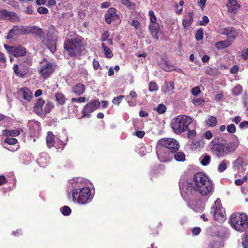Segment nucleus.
Masks as SVG:
<instances>
[{
  "instance_id": "f257e3e1",
  "label": "nucleus",
  "mask_w": 248,
  "mask_h": 248,
  "mask_svg": "<svg viewBox=\"0 0 248 248\" xmlns=\"http://www.w3.org/2000/svg\"><path fill=\"white\" fill-rule=\"evenodd\" d=\"M179 186L181 196L185 200L192 198L197 192L203 196L208 195L213 189L212 183L202 172L195 174L192 182L180 181Z\"/></svg>"
},
{
  "instance_id": "f03ea898",
  "label": "nucleus",
  "mask_w": 248,
  "mask_h": 248,
  "mask_svg": "<svg viewBox=\"0 0 248 248\" xmlns=\"http://www.w3.org/2000/svg\"><path fill=\"white\" fill-rule=\"evenodd\" d=\"M83 179L74 180L73 188L71 195L73 201L80 204H86L91 202L93 195L89 187L85 186Z\"/></svg>"
},
{
  "instance_id": "7ed1b4c3",
  "label": "nucleus",
  "mask_w": 248,
  "mask_h": 248,
  "mask_svg": "<svg viewBox=\"0 0 248 248\" xmlns=\"http://www.w3.org/2000/svg\"><path fill=\"white\" fill-rule=\"evenodd\" d=\"M193 122L192 119L185 115H180L173 119L171 127L175 134H180L188 130L189 125Z\"/></svg>"
},
{
  "instance_id": "20e7f679",
  "label": "nucleus",
  "mask_w": 248,
  "mask_h": 248,
  "mask_svg": "<svg viewBox=\"0 0 248 248\" xmlns=\"http://www.w3.org/2000/svg\"><path fill=\"white\" fill-rule=\"evenodd\" d=\"M230 224L236 231L244 232L248 226V217L245 214L235 213L230 217Z\"/></svg>"
},
{
  "instance_id": "39448f33",
  "label": "nucleus",
  "mask_w": 248,
  "mask_h": 248,
  "mask_svg": "<svg viewBox=\"0 0 248 248\" xmlns=\"http://www.w3.org/2000/svg\"><path fill=\"white\" fill-rule=\"evenodd\" d=\"M81 45V39L76 37L66 40L64 43V48L70 57L76 56L78 50Z\"/></svg>"
},
{
  "instance_id": "423d86ee",
  "label": "nucleus",
  "mask_w": 248,
  "mask_h": 248,
  "mask_svg": "<svg viewBox=\"0 0 248 248\" xmlns=\"http://www.w3.org/2000/svg\"><path fill=\"white\" fill-rule=\"evenodd\" d=\"M210 213L214 218L219 222H222L226 219L225 212L221 204V200L217 199L214 202V205L211 207Z\"/></svg>"
},
{
  "instance_id": "0eeeda50",
  "label": "nucleus",
  "mask_w": 248,
  "mask_h": 248,
  "mask_svg": "<svg viewBox=\"0 0 248 248\" xmlns=\"http://www.w3.org/2000/svg\"><path fill=\"white\" fill-rule=\"evenodd\" d=\"M212 152L218 157H223L227 155L225 145L220 142L219 138H215L210 143Z\"/></svg>"
},
{
  "instance_id": "6e6552de",
  "label": "nucleus",
  "mask_w": 248,
  "mask_h": 248,
  "mask_svg": "<svg viewBox=\"0 0 248 248\" xmlns=\"http://www.w3.org/2000/svg\"><path fill=\"white\" fill-rule=\"evenodd\" d=\"M157 145L167 148L168 149V151H170L172 154L177 151L179 148L178 141L172 138L162 139L158 141Z\"/></svg>"
},
{
  "instance_id": "1a4fd4ad",
  "label": "nucleus",
  "mask_w": 248,
  "mask_h": 248,
  "mask_svg": "<svg viewBox=\"0 0 248 248\" xmlns=\"http://www.w3.org/2000/svg\"><path fill=\"white\" fill-rule=\"evenodd\" d=\"M156 150L158 159L160 161L167 162L170 161L172 158V153H170L167 148L157 145Z\"/></svg>"
},
{
  "instance_id": "9d476101",
  "label": "nucleus",
  "mask_w": 248,
  "mask_h": 248,
  "mask_svg": "<svg viewBox=\"0 0 248 248\" xmlns=\"http://www.w3.org/2000/svg\"><path fill=\"white\" fill-rule=\"evenodd\" d=\"M53 71L54 68L52 64L48 62L42 63L38 70L39 74L44 78H48L53 72Z\"/></svg>"
},
{
  "instance_id": "9b49d317",
  "label": "nucleus",
  "mask_w": 248,
  "mask_h": 248,
  "mask_svg": "<svg viewBox=\"0 0 248 248\" xmlns=\"http://www.w3.org/2000/svg\"><path fill=\"white\" fill-rule=\"evenodd\" d=\"M100 102L98 100H94L87 103L82 110V118L89 117L90 113L95 110L99 107Z\"/></svg>"
},
{
  "instance_id": "f8f14e48",
  "label": "nucleus",
  "mask_w": 248,
  "mask_h": 248,
  "mask_svg": "<svg viewBox=\"0 0 248 248\" xmlns=\"http://www.w3.org/2000/svg\"><path fill=\"white\" fill-rule=\"evenodd\" d=\"M219 33L226 35L229 38L235 39L238 35V32L234 28L229 27L220 30Z\"/></svg>"
},
{
  "instance_id": "ddd939ff",
  "label": "nucleus",
  "mask_w": 248,
  "mask_h": 248,
  "mask_svg": "<svg viewBox=\"0 0 248 248\" xmlns=\"http://www.w3.org/2000/svg\"><path fill=\"white\" fill-rule=\"evenodd\" d=\"M116 9L114 8H109L105 15V21L108 24H110L112 20H116L119 16L115 14Z\"/></svg>"
},
{
  "instance_id": "4468645a",
  "label": "nucleus",
  "mask_w": 248,
  "mask_h": 248,
  "mask_svg": "<svg viewBox=\"0 0 248 248\" xmlns=\"http://www.w3.org/2000/svg\"><path fill=\"white\" fill-rule=\"evenodd\" d=\"M239 141L237 138L233 141L229 142L226 145H225L227 155L230 154L231 153L234 152L236 149L239 146Z\"/></svg>"
},
{
  "instance_id": "2eb2a0df",
  "label": "nucleus",
  "mask_w": 248,
  "mask_h": 248,
  "mask_svg": "<svg viewBox=\"0 0 248 248\" xmlns=\"http://www.w3.org/2000/svg\"><path fill=\"white\" fill-rule=\"evenodd\" d=\"M148 27L153 37L157 39L158 38L157 34L160 29L159 24L157 22L149 23Z\"/></svg>"
},
{
  "instance_id": "dca6fc26",
  "label": "nucleus",
  "mask_w": 248,
  "mask_h": 248,
  "mask_svg": "<svg viewBox=\"0 0 248 248\" xmlns=\"http://www.w3.org/2000/svg\"><path fill=\"white\" fill-rule=\"evenodd\" d=\"M49 162V157L46 153H41L37 158L38 164L42 167L45 168Z\"/></svg>"
},
{
  "instance_id": "f3484780",
  "label": "nucleus",
  "mask_w": 248,
  "mask_h": 248,
  "mask_svg": "<svg viewBox=\"0 0 248 248\" xmlns=\"http://www.w3.org/2000/svg\"><path fill=\"white\" fill-rule=\"evenodd\" d=\"M226 6L228 8V11L233 13H236L237 10L240 6L236 0H228Z\"/></svg>"
},
{
  "instance_id": "a211bd4d",
  "label": "nucleus",
  "mask_w": 248,
  "mask_h": 248,
  "mask_svg": "<svg viewBox=\"0 0 248 248\" xmlns=\"http://www.w3.org/2000/svg\"><path fill=\"white\" fill-rule=\"evenodd\" d=\"M45 104V101L42 99H39L35 103L34 107L35 112L38 115H43L44 114V108L43 107Z\"/></svg>"
},
{
  "instance_id": "6ab92c4d",
  "label": "nucleus",
  "mask_w": 248,
  "mask_h": 248,
  "mask_svg": "<svg viewBox=\"0 0 248 248\" xmlns=\"http://www.w3.org/2000/svg\"><path fill=\"white\" fill-rule=\"evenodd\" d=\"M22 34V26H14L8 32L7 35V39H10L16 35Z\"/></svg>"
},
{
  "instance_id": "aec40b11",
  "label": "nucleus",
  "mask_w": 248,
  "mask_h": 248,
  "mask_svg": "<svg viewBox=\"0 0 248 248\" xmlns=\"http://www.w3.org/2000/svg\"><path fill=\"white\" fill-rule=\"evenodd\" d=\"M19 93L23 97V98L28 102H30L32 98V93L27 88L21 89Z\"/></svg>"
},
{
  "instance_id": "412c9836",
  "label": "nucleus",
  "mask_w": 248,
  "mask_h": 248,
  "mask_svg": "<svg viewBox=\"0 0 248 248\" xmlns=\"http://www.w3.org/2000/svg\"><path fill=\"white\" fill-rule=\"evenodd\" d=\"M174 89V83L173 82H165L161 87V91L165 93H172Z\"/></svg>"
},
{
  "instance_id": "4be33fe9",
  "label": "nucleus",
  "mask_w": 248,
  "mask_h": 248,
  "mask_svg": "<svg viewBox=\"0 0 248 248\" xmlns=\"http://www.w3.org/2000/svg\"><path fill=\"white\" fill-rule=\"evenodd\" d=\"M193 21V15L191 13L186 15L183 19V25L185 28L187 29L190 27Z\"/></svg>"
},
{
  "instance_id": "5701e85b",
  "label": "nucleus",
  "mask_w": 248,
  "mask_h": 248,
  "mask_svg": "<svg viewBox=\"0 0 248 248\" xmlns=\"http://www.w3.org/2000/svg\"><path fill=\"white\" fill-rule=\"evenodd\" d=\"M43 42L51 52L53 53L56 51V43L54 40L44 39Z\"/></svg>"
},
{
  "instance_id": "b1692460",
  "label": "nucleus",
  "mask_w": 248,
  "mask_h": 248,
  "mask_svg": "<svg viewBox=\"0 0 248 248\" xmlns=\"http://www.w3.org/2000/svg\"><path fill=\"white\" fill-rule=\"evenodd\" d=\"M85 91V87L84 84L78 83L73 88V91L78 95L83 94Z\"/></svg>"
},
{
  "instance_id": "393cba45",
  "label": "nucleus",
  "mask_w": 248,
  "mask_h": 248,
  "mask_svg": "<svg viewBox=\"0 0 248 248\" xmlns=\"http://www.w3.org/2000/svg\"><path fill=\"white\" fill-rule=\"evenodd\" d=\"M31 33L39 36L41 39L44 35L42 29L35 26H31Z\"/></svg>"
},
{
  "instance_id": "a878e982",
  "label": "nucleus",
  "mask_w": 248,
  "mask_h": 248,
  "mask_svg": "<svg viewBox=\"0 0 248 248\" xmlns=\"http://www.w3.org/2000/svg\"><path fill=\"white\" fill-rule=\"evenodd\" d=\"M26 54V49L21 46L15 47L14 56L16 57L24 56Z\"/></svg>"
},
{
  "instance_id": "bb28decb",
  "label": "nucleus",
  "mask_w": 248,
  "mask_h": 248,
  "mask_svg": "<svg viewBox=\"0 0 248 248\" xmlns=\"http://www.w3.org/2000/svg\"><path fill=\"white\" fill-rule=\"evenodd\" d=\"M46 140V144L48 147L51 148L54 146V143L55 142L54 140V135L52 132H48Z\"/></svg>"
},
{
  "instance_id": "cd10ccee",
  "label": "nucleus",
  "mask_w": 248,
  "mask_h": 248,
  "mask_svg": "<svg viewBox=\"0 0 248 248\" xmlns=\"http://www.w3.org/2000/svg\"><path fill=\"white\" fill-rule=\"evenodd\" d=\"M231 43L228 40L220 41L215 44V46L217 49H221L230 46Z\"/></svg>"
},
{
  "instance_id": "c85d7f7f",
  "label": "nucleus",
  "mask_w": 248,
  "mask_h": 248,
  "mask_svg": "<svg viewBox=\"0 0 248 248\" xmlns=\"http://www.w3.org/2000/svg\"><path fill=\"white\" fill-rule=\"evenodd\" d=\"M6 20L10 22H15L19 21V17L16 13L8 11L7 18H6Z\"/></svg>"
},
{
  "instance_id": "c756f323",
  "label": "nucleus",
  "mask_w": 248,
  "mask_h": 248,
  "mask_svg": "<svg viewBox=\"0 0 248 248\" xmlns=\"http://www.w3.org/2000/svg\"><path fill=\"white\" fill-rule=\"evenodd\" d=\"M2 133L4 135L7 136L16 137L19 135L20 132L17 130H4L3 131Z\"/></svg>"
},
{
  "instance_id": "7c9ffc66",
  "label": "nucleus",
  "mask_w": 248,
  "mask_h": 248,
  "mask_svg": "<svg viewBox=\"0 0 248 248\" xmlns=\"http://www.w3.org/2000/svg\"><path fill=\"white\" fill-rule=\"evenodd\" d=\"M200 160L202 165L206 166L208 165L210 161V156L207 154H204L200 157Z\"/></svg>"
},
{
  "instance_id": "2f4dec72",
  "label": "nucleus",
  "mask_w": 248,
  "mask_h": 248,
  "mask_svg": "<svg viewBox=\"0 0 248 248\" xmlns=\"http://www.w3.org/2000/svg\"><path fill=\"white\" fill-rule=\"evenodd\" d=\"M206 124L210 127H213L217 124V118L214 116H210L206 120Z\"/></svg>"
},
{
  "instance_id": "473e14b6",
  "label": "nucleus",
  "mask_w": 248,
  "mask_h": 248,
  "mask_svg": "<svg viewBox=\"0 0 248 248\" xmlns=\"http://www.w3.org/2000/svg\"><path fill=\"white\" fill-rule=\"evenodd\" d=\"M55 97L57 101L60 105H62L65 103V97L62 93H56Z\"/></svg>"
},
{
  "instance_id": "72a5a7b5",
  "label": "nucleus",
  "mask_w": 248,
  "mask_h": 248,
  "mask_svg": "<svg viewBox=\"0 0 248 248\" xmlns=\"http://www.w3.org/2000/svg\"><path fill=\"white\" fill-rule=\"evenodd\" d=\"M101 46L104 50L105 57L108 58H112L113 56V54L111 50L107 47L104 43L102 44Z\"/></svg>"
},
{
  "instance_id": "f704fd0d",
  "label": "nucleus",
  "mask_w": 248,
  "mask_h": 248,
  "mask_svg": "<svg viewBox=\"0 0 248 248\" xmlns=\"http://www.w3.org/2000/svg\"><path fill=\"white\" fill-rule=\"evenodd\" d=\"M174 159L177 161H184L185 160V155L181 152L176 153L173 155Z\"/></svg>"
},
{
  "instance_id": "c9c22d12",
  "label": "nucleus",
  "mask_w": 248,
  "mask_h": 248,
  "mask_svg": "<svg viewBox=\"0 0 248 248\" xmlns=\"http://www.w3.org/2000/svg\"><path fill=\"white\" fill-rule=\"evenodd\" d=\"M13 70L17 76H19L21 77H23L26 73V71L24 70H19L18 68V65L17 64H15L13 67Z\"/></svg>"
},
{
  "instance_id": "e433bc0d",
  "label": "nucleus",
  "mask_w": 248,
  "mask_h": 248,
  "mask_svg": "<svg viewBox=\"0 0 248 248\" xmlns=\"http://www.w3.org/2000/svg\"><path fill=\"white\" fill-rule=\"evenodd\" d=\"M221 245L218 241H212L208 245V248H221Z\"/></svg>"
},
{
  "instance_id": "4c0bfd02",
  "label": "nucleus",
  "mask_w": 248,
  "mask_h": 248,
  "mask_svg": "<svg viewBox=\"0 0 248 248\" xmlns=\"http://www.w3.org/2000/svg\"><path fill=\"white\" fill-rule=\"evenodd\" d=\"M184 4V1L183 0H180L179 1V4L175 5L176 14L180 15L182 13L183 11V6Z\"/></svg>"
},
{
  "instance_id": "58836bf2",
  "label": "nucleus",
  "mask_w": 248,
  "mask_h": 248,
  "mask_svg": "<svg viewBox=\"0 0 248 248\" xmlns=\"http://www.w3.org/2000/svg\"><path fill=\"white\" fill-rule=\"evenodd\" d=\"M192 102L195 106H198L203 104L204 100L201 98L195 97L192 99Z\"/></svg>"
},
{
  "instance_id": "ea45409f",
  "label": "nucleus",
  "mask_w": 248,
  "mask_h": 248,
  "mask_svg": "<svg viewBox=\"0 0 248 248\" xmlns=\"http://www.w3.org/2000/svg\"><path fill=\"white\" fill-rule=\"evenodd\" d=\"M243 162L242 159L241 158H238L232 162L233 168L234 169H238L241 166Z\"/></svg>"
},
{
  "instance_id": "a19ab883",
  "label": "nucleus",
  "mask_w": 248,
  "mask_h": 248,
  "mask_svg": "<svg viewBox=\"0 0 248 248\" xmlns=\"http://www.w3.org/2000/svg\"><path fill=\"white\" fill-rule=\"evenodd\" d=\"M149 16L150 18V23H155V22H157L156 17L153 10H150L149 11Z\"/></svg>"
},
{
  "instance_id": "79ce46f5",
  "label": "nucleus",
  "mask_w": 248,
  "mask_h": 248,
  "mask_svg": "<svg viewBox=\"0 0 248 248\" xmlns=\"http://www.w3.org/2000/svg\"><path fill=\"white\" fill-rule=\"evenodd\" d=\"M53 107V105L52 103L48 102L46 103L44 108V114L49 113Z\"/></svg>"
},
{
  "instance_id": "37998d69",
  "label": "nucleus",
  "mask_w": 248,
  "mask_h": 248,
  "mask_svg": "<svg viewBox=\"0 0 248 248\" xmlns=\"http://www.w3.org/2000/svg\"><path fill=\"white\" fill-rule=\"evenodd\" d=\"M60 210L64 216L69 215L71 212V209L67 206H63L61 208Z\"/></svg>"
},
{
  "instance_id": "c03bdc74",
  "label": "nucleus",
  "mask_w": 248,
  "mask_h": 248,
  "mask_svg": "<svg viewBox=\"0 0 248 248\" xmlns=\"http://www.w3.org/2000/svg\"><path fill=\"white\" fill-rule=\"evenodd\" d=\"M227 169V163L224 160L221 161L218 167V171L222 172Z\"/></svg>"
},
{
  "instance_id": "a18cd8bd",
  "label": "nucleus",
  "mask_w": 248,
  "mask_h": 248,
  "mask_svg": "<svg viewBox=\"0 0 248 248\" xmlns=\"http://www.w3.org/2000/svg\"><path fill=\"white\" fill-rule=\"evenodd\" d=\"M242 92V87L240 85H236L233 89L232 92L234 95H238L241 93Z\"/></svg>"
},
{
  "instance_id": "49530a36",
  "label": "nucleus",
  "mask_w": 248,
  "mask_h": 248,
  "mask_svg": "<svg viewBox=\"0 0 248 248\" xmlns=\"http://www.w3.org/2000/svg\"><path fill=\"white\" fill-rule=\"evenodd\" d=\"M4 47L10 55H14L15 47L4 44Z\"/></svg>"
},
{
  "instance_id": "de8ad7c7",
  "label": "nucleus",
  "mask_w": 248,
  "mask_h": 248,
  "mask_svg": "<svg viewBox=\"0 0 248 248\" xmlns=\"http://www.w3.org/2000/svg\"><path fill=\"white\" fill-rule=\"evenodd\" d=\"M149 90L150 92L156 91L158 90V86L155 82L151 81L149 83Z\"/></svg>"
},
{
  "instance_id": "09e8293b",
  "label": "nucleus",
  "mask_w": 248,
  "mask_h": 248,
  "mask_svg": "<svg viewBox=\"0 0 248 248\" xmlns=\"http://www.w3.org/2000/svg\"><path fill=\"white\" fill-rule=\"evenodd\" d=\"M130 25L136 30L140 29L141 27V24L138 20H133Z\"/></svg>"
},
{
  "instance_id": "8fccbe9b",
  "label": "nucleus",
  "mask_w": 248,
  "mask_h": 248,
  "mask_svg": "<svg viewBox=\"0 0 248 248\" xmlns=\"http://www.w3.org/2000/svg\"><path fill=\"white\" fill-rule=\"evenodd\" d=\"M241 57L245 60L248 59V47L243 49L241 53Z\"/></svg>"
},
{
  "instance_id": "3c124183",
  "label": "nucleus",
  "mask_w": 248,
  "mask_h": 248,
  "mask_svg": "<svg viewBox=\"0 0 248 248\" xmlns=\"http://www.w3.org/2000/svg\"><path fill=\"white\" fill-rule=\"evenodd\" d=\"M156 109L159 113L162 114L166 111V107L164 104H160L157 106Z\"/></svg>"
},
{
  "instance_id": "603ef678",
  "label": "nucleus",
  "mask_w": 248,
  "mask_h": 248,
  "mask_svg": "<svg viewBox=\"0 0 248 248\" xmlns=\"http://www.w3.org/2000/svg\"><path fill=\"white\" fill-rule=\"evenodd\" d=\"M203 36V31L202 29H199L196 33L195 37L197 40H201L202 39Z\"/></svg>"
},
{
  "instance_id": "864d4df0",
  "label": "nucleus",
  "mask_w": 248,
  "mask_h": 248,
  "mask_svg": "<svg viewBox=\"0 0 248 248\" xmlns=\"http://www.w3.org/2000/svg\"><path fill=\"white\" fill-rule=\"evenodd\" d=\"M31 33V26H22V34L26 35Z\"/></svg>"
},
{
  "instance_id": "5fc2aeb1",
  "label": "nucleus",
  "mask_w": 248,
  "mask_h": 248,
  "mask_svg": "<svg viewBox=\"0 0 248 248\" xmlns=\"http://www.w3.org/2000/svg\"><path fill=\"white\" fill-rule=\"evenodd\" d=\"M162 68L165 71L167 72H170L174 70V66L168 64L167 62Z\"/></svg>"
},
{
  "instance_id": "6e6d98bb",
  "label": "nucleus",
  "mask_w": 248,
  "mask_h": 248,
  "mask_svg": "<svg viewBox=\"0 0 248 248\" xmlns=\"http://www.w3.org/2000/svg\"><path fill=\"white\" fill-rule=\"evenodd\" d=\"M7 13L8 11L6 10H0V19L6 20Z\"/></svg>"
},
{
  "instance_id": "4d7b16f0",
  "label": "nucleus",
  "mask_w": 248,
  "mask_h": 248,
  "mask_svg": "<svg viewBox=\"0 0 248 248\" xmlns=\"http://www.w3.org/2000/svg\"><path fill=\"white\" fill-rule=\"evenodd\" d=\"M72 102H78L79 103H84L86 102V98L85 97H80L77 98H72L71 99Z\"/></svg>"
},
{
  "instance_id": "13d9d810",
  "label": "nucleus",
  "mask_w": 248,
  "mask_h": 248,
  "mask_svg": "<svg viewBox=\"0 0 248 248\" xmlns=\"http://www.w3.org/2000/svg\"><path fill=\"white\" fill-rule=\"evenodd\" d=\"M5 142L10 145H14L17 142V140L13 138H6L5 140Z\"/></svg>"
},
{
  "instance_id": "bf43d9fd",
  "label": "nucleus",
  "mask_w": 248,
  "mask_h": 248,
  "mask_svg": "<svg viewBox=\"0 0 248 248\" xmlns=\"http://www.w3.org/2000/svg\"><path fill=\"white\" fill-rule=\"evenodd\" d=\"M124 95H120L119 96L114 97L112 100V102L114 104L119 105L123 98H124Z\"/></svg>"
},
{
  "instance_id": "052dcab7",
  "label": "nucleus",
  "mask_w": 248,
  "mask_h": 248,
  "mask_svg": "<svg viewBox=\"0 0 248 248\" xmlns=\"http://www.w3.org/2000/svg\"><path fill=\"white\" fill-rule=\"evenodd\" d=\"M227 130L230 133H234L236 131V127L233 124H231L227 126Z\"/></svg>"
},
{
  "instance_id": "680f3d73",
  "label": "nucleus",
  "mask_w": 248,
  "mask_h": 248,
  "mask_svg": "<svg viewBox=\"0 0 248 248\" xmlns=\"http://www.w3.org/2000/svg\"><path fill=\"white\" fill-rule=\"evenodd\" d=\"M37 12L40 14H46L48 13V9L44 7H39L37 8Z\"/></svg>"
},
{
  "instance_id": "e2e57ef3",
  "label": "nucleus",
  "mask_w": 248,
  "mask_h": 248,
  "mask_svg": "<svg viewBox=\"0 0 248 248\" xmlns=\"http://www.w3.org/2000/svg\"><path fill=\"white\" fill-rule=\"evenodd\" d=\"M201 93L200 88L199 86H196L191 90V93L194 95H197Z\"/></svg>"
},
{
  "instance_id": "0e129e2a",
  "label": "nucleus",
  "mask_w": 248,
  "mask_h": 248,
  "mask_svg": "<svg viewBox=\"0 0 248 248\" xmlns=\"http://www.w3.org/2000/svg\"><path fill=\"white\" fill-rule=\"evenodd\" d=\"M200 142L198 141H193L191 144V148L193 150H196L200 147Z\"/></svg>"
},
{
  "instance_id": "69168bd1",
  "label": "nucleus",
  "mask_w": 248,
  "mask_h": 248,
  "mask_svg": "<svg viewBox=\"0 0 248 248\" xmlns=\"http://www.w3.org/2000/svg\"><path fill=\"white\" fill-rule=\"evenodd\" d=\"M196 134V132L195 130H189L187 132V138L190 139H193Z\"/></svg>"
},
{
  "instance_id": "338daca9",
  "label": "nucleus",
  "mask_w": 248,
  "mask_h": 248,
  "mask_svg": "<svg viewBox=\"0 0 248 248\" xmlns=\"http://www.w3.org/2000/svg\"><path fill=\"white\" fill-rule=\"evenodd\" d=\"M203 137L207 140H210L213 137V134L210 131H206L204 133Z\"/></svg>"
},
{
  "instance_id": "774afa93",
  "label": "nucleus",
  "mask_w": 248,
  "mask_h": 248,
  "mask_svg": "<svg viewBox=\"0 0 248 248\" xmlns=\"http://www.w3.org/2000/svg\"><path fill=\"white\" fill-rule=\"evenodd\" d=\"M109 36V33L108 32V31H105L103 32L102 35V37H101V40L102 41H106L107 40H108V37Z\"/></svg>"
}]
</instances>
